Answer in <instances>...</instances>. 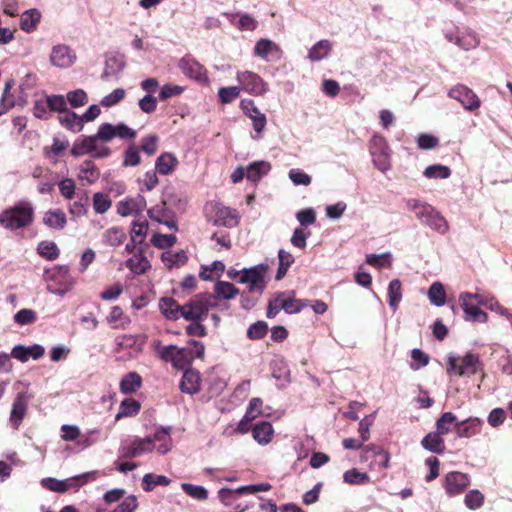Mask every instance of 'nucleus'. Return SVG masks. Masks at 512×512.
Instances as JSON below:
<instances>
[{
    "mask_svg": "<svg viewBox=\"0 0 512 512\" xmlns=\"http://www.w3.org/2000/svg\"><path fill=\"white\" fill-rule=\"evenodd\" d=\"M405 206L408 211L415 214L421 224L441 235L448 232L449 225L445 217L431 204L417 198H409L405 200Z\"/></svg>",
    "mask_w": 512,
    "mask_h": 512,
    "instance_id": "f257e3e1",
    "label": "nucleus"
},
{
    "mask_svg": "<svg viewBox=\"0 0 512 512\" xmlns=\"http://www.w3.org/2000/svg\"><path fill=\"white\" fill-rule=\"evenodd\" d=\"M34 213L35 208L29 200H20L0 213V224L11 231L25 228L32 224Z\"/></svg>",
    "mask_w": 512,
    "mask_h": 512,
    "instance_id": "f03ea898",
    "label": "nucleus"
},
{
    "mask_svg": "<svg viewBox=\"0 0 512 512\" xmlns=\"http://www.w3.org/2000/svg\"><path fill=\"white\" fill-rule=\"evenodd\" d=\"M205 347L197 340H191L189 346L179 348L176 345H168L162 352V360L169 362L173 367L182 369L188 366L195 358L204 355Z\"/></svg>",
    "mask_w": 512,
    "mask_h": 512,
    "instance_id": "7ed1b4c3",
    "label": "nucleus"
},
{
    "mask_svg": "<svg viewBox=\"0 0 512 512\" xmlns=\"http://www.w3.org/2000/svg\"><path fill=\"white\" fill-rule=\"evenodd\" d=\"M43 278L47 284V291L61 297L75 285V279L71 276L67 265H57L51 269H46Z\"/></svg>",
    "mask_w": 512,
    "mask_h": 512,
    "instance_id": "20e7f679",
    "label": "nucleus"
},
{
    "mask_svg": "<svg viewBox=\"0 0 512 512\" xmlns=\"http://www.w3.org/2000/svg\"><path fill=\"white\" fill-rule=\"evenodd\" d=\"M215 297L210 293H199L183 305L182 318L190 322H202L210 309L216 308Z\"/></svg>",
    "mask_w": 512,
    "mask_h": 512,
    "instance_id": "39448f33",
    "label": "nucleus"
},
{
    "mask_svg": "<svg viewBox=\"0 0 512 512\" xmlns=\"http://www.w3.org/2000/svg\"><path fill=\"white\" fill-rule=\"evenodd\" d=\"M368 149L376 169L382 173H386L391 169L392 151L385 137L374 134L369 142Z\"/></svg>",
    "mask_w": 512,
    "mask_h": 512,
    "instance_id": "423d86ee",
    "label": "nucleus"
},
{
    "mask_svg": "<svg viewBox=\"0 0 512 512\" xmlns=\"http://www.w3.org/2000/svg\"><path fill=\"white\" fill-rule=\"evenodd\" d=\"M447 362V372L457 376H471L482 370L480 358L474 353H466L462 357L451 354L448 356Z\"/></svg>",
    "mask_w": 512,
    "mask_h": 512,
    "instance_id": "0eeeda50",
    "label": "nucleus"
},
{
    "mask_svg": "<svg viewBox=\"0 0 512 512\" xmlns=\"http://www.w3.org/2000/svg\"><path fill=\"white\" fill-rule=\"evenodd\" d=\"M207 218L215 226L234 228L239 224L240 216L235 209L212 202L205 207Z\"/></svg>",
    "mask_w": 512,
    "mask_h": 512,
    "instance_id": "6e6552de",
    "label": "nucleus"
},
{
    "mask_svg": "<svg viewBox=\"0 0 512 512\" xmlns=\"http://www.w3.org/2000/svg\"><path fill=\"white\" fill-rule=\"evenodd\" d=\"M444 36L450 43L457 45L464 51L475 49L480 40L476 32L469 28L452 27L444 30Z\"/></svg>",
    "mask_w": 512,
    "mask_h": 512,
    "instance_id": "1a4fd4ad",
    "label": "nucleus"
},
{
    "mask_svg": "<svg viewBox=\"0 0 512 512\" xmlns=\"http://www.w3.org/2000/svg\"><path fill=\"white\" fill-rule=\"evenodd\" d=\"M268 266L266 264H258L250 268H243L242 277L239 283L247 284L251 293L262 294L266 287V274Z\"/></svg>",
    "mask_w": 512,
    "mask_h": 512,
    "instance_id": "9d476101",
    "label": "nucleus"
},
{
    "mask_svg": "<svg viewBox=\"0 0 512 512\" xmlns=\"http://www.w3.org/2000/svg\"><path fill=\"white\" fill-rule=\"evenodd\" d=\"M236 80L240 84L241 90L254 96H262L269 89L268 83L259 74L250 70L238 71Z\"/></svg>",
    "mask_w": 512,
    "mask_h": 512,
    "instance_id": "9b49d317",
    "label": "nucleus"
},
{
    "mask_svg": "<svg viewBox=\"0 0 512 512\" xmlns=\"http://www.w3.org/2000/svg\"><path fill=\"white\" fill-rule=\"evenodd\" d=\"M146 337L139 334H124L115 339V351L117 353L125 352L123 360L135 358L143 349Z\"/></svg>",
    "mask_w": 512,
    "mask_h": 512,
    "instance_id": "f8f14e48",
    "label": "nucleus"
},
{
    "mask_svg": "<svg viewBox=\"0 0 512 512\" xmlns=\"http://www.w3.org/2000/svg\"><path fill=\"white\" fill-rule=\"evenodd\" d=\"M153 446H151L150 439L147 437H133L123 440L119 447L120 458H137L144 454L151 453Z\"/></svg>",
    "mask_w": 512,
    "mask_h": 512,
    "instance_id": "ddd939ff",
    "label": "nucleus"
},
{
    "mask_svg": "<svg viewBox=\"0 0 512 512\" xmlns=\"http://www.w3.org/2000/svg\"><path fill=\"white\" fill-rule=\"evenodd\" d=\"M469 485L470 477L463 472L451 471L443 478V487L449 497L463 493Z\"/></svg>",
    "mask_w": 512,
    "mask_h": 512,
    "instance_id": "4468645a",
    "label": "nucleus"
},
{
    "mask_svg": "<svg viewBox=\"0 0 512 512\" xmlns=\"http://www.w3.org/2000/svg\"><path fill=\"white\" fill-rule=\"evenodd\" d=\"M448 96L458 101L468 111L477 110L481 105L479 97L470 88L462 84L451 88Z\"/></svg>",
    "mask_w": 512,
    "mask_h": 512,
    "instance_id": "2eb2a0df",
    "label": "nucleus"
},
{
    "mask_svg": "<svg viewBox=\"0 0 512 512\" xmlns=\"http://www.w3.org/2000/svg\"><path fill=\"white\" fill-rule=\"evenodd\" d=\"M77 60L75 51L66 44L54 45L50 53V63L52 66L67 69Z\"/></svg>",
    "mask_w": 512,
    "mask_h": 512,
    "instance_id": "dca6fc26",
    "label": "nucleus"
},
{
    "mask_svg": "<svg viewBox=\"0 0 512 512\" xmlns=\"http://www.w3.org/2000/svg\"><path fill=\"white\" fill-rule=\"evenodd\" d=\"M98 136L102 137V142H109L115 137L133 139L136 136V131L124 123L117 125L102 123L98 128Z\"/></svg>",
    "mask_w": 512,
    "mask_h": 512,
    "instance_id": "f3484780",
    "label": "nucleus"
},
{
    "mask_svg": "<svg viewBox=\"0 0 512 512\" xmlns=\"http://www.w3.org/2000/svg\"><path fill=\"white\" fill-rule=\"evenodd\" d=\"M179 68L181 72L186 76L193 80H196L201 83L208 82L207 71L202 64H200L196 59L187 55L183 57L179 61Z\"/></svg>",
    "mask_w": 512,
    "mask_h": 512,
    "instance_id": "a211bd4d",
    "label": "nucleus"
},
{
    "mask_svg": "<svg viewBox=\"0 0 512 512\" xmlns=\"http://www.w3.org/2000/svg\"><path fill=\"white\" fill-rule=\"evenodd\" d=\"M31 398L32 395H30L27 391L19 392L16 395L10 412V422L15 429L20 426L23 418L25 417L28 403Z\"/></svg>",
    "mask_w": 512,
    "mask_h": 512,
    "instance_id": "6ab92c4d",
    "label": "nucleus"
},
{
    "mask_svg": "<svg viewBox=\"0 0 512 512\" xmlns=\"http://www.w3.org/2000/svg\"><path fill=\"white\" fill-rule=\"evenodd\" d=\"M147 213L152 221L163 224L171 230H178L175 215L167 208L165 203L153 206L147 211Z\"/></svg>",
    "mask_w": 512,
    "mask_h": 512,
    "instance_id": "aec40b11",
    "label": "nucleus"
},
{
    "mask_svg": "<svg viewBox=\"0 0 512 512\" xmlns=\"http://www.w3.org/2000/svg\"><path fill=\"white\" fill-rule=\"evenodd\" d=\"M459 302L464 312L463 318L465 321L480 323L487 322L488 315L478 307L479 305L477 303L471 299L465 298L462 292L459 294Z\"/></svg>",
    "mask_w": 512,
    "mask_h": 512,
    "instance_id": "412c9836",
    "label": "nucleus"
},
{
    "mask_svg": "<svg viewBox=\"0 0 512 512\" xmlns=\"http://www.w3.org/2000/svg\"><path fill=\"white\" fill-rule=\"evenodd\" d=\"M254 55L268 62L278 61L282 56L280 47L269 39H261L256 42Z\"/></svg>",
    "mask_w": 512,
    "mask_h": 512,
    "instance_id": "4be33fe9",
    "label": "nucleus"
},
{
    "mask_svg": "<svg viewBox=\"0 0 512 512\" xmlns=\"http://www.w3.org/2000/svg\"><path fill=\"white\" fill-rule=\"evenodd\" d=\"M147 202L144 196L138 194L135 197L125 198L118 202L117 213L122 217L141 213L145 210Z\"/></svg>",
    "mask_w": 512,
    "mask_h": 512,
    "instance_id": "5701e85b",
    "label": "nucleus"
},
{
    "mask_svg": "<svg viewBox=\"0 0 512 512\" xmlns=\"http://www.w3.org/2000/svg\"><path fill=\"white\" fill-rule=\"evenodd\" d=\"M281 310H284L287 314L299 313L303 308L308 306L307 300L295 298L294 292L285 291L275 294Z\"/></svg>",
    "mask_w": 512,
    "mask_h": 512,
    "instance_id": "b1692460",
    "label": "nucleus"
},
{
    "mask_svg": "<svg viewBox=\"0 0 512 512\" xmlns=\"http://www.w3.org/2000/svg\"><path fill=\"white\" fill-rule=\"evenodd\" d=\"M170 427H160L152 435L147 436L150 439L153 450L156 449L160 454H166L172 449V438Z\"/></svg>",
    "mask_w": 512,
    "mask_h": 512,
    "instance_id": "393cba45",
    "label": "nucleus"
},
{
    "mask_svg": "<svg viewBox=\"0 0 512 512\" xmlns=\"http://www.w3.org/2000/svg\"><path fill=\"white\" fill-rule=\"evenodd\" d=\"M484 421L478 417H469L456 423L455 433L459 438H472L481 433Z\"/></svg>",
    "mask_w": 512,
    "mask_h": 512,
    "instance_id": "a878e982",
    "label": "nucleus"
},
{
    "mask_svg": "<svg viewBox=\"0 0 512 512\" xmlns=\"http://www.w3.org/2000/svg\"><path fill=\"white\" fill-rule=\"evenodd\" d=\"M263 401L260 398H252L248 404L245 415L239 422L237 431L240 433H246L248 431L247 424L259 416L264 415Z\"/></svg>",
    "mask_w": 512,
    "mask_h": 512,
    "instance_id": "bb28decb",
    "label": "nucleus"
},
{
    "mask_svg": "<svg viewBox=\"0 0 512 512\" xmlns=\"http://www.w3.org/2000/svg\"><path fill=\"white\" fill-rule=\"evenodd\" d=\"M45 353L42 345L34 344L28 347L22 345L15 346L11 351V356L21 362H27L29 358L40 359Z\"/></svg>",
    "mask_w": 512,
    "mask_h": 512,
    "instance_id": "cd10ccee",
    "label": "nucleus"
},
{
    "mask_svg": "<svg viewBox=\"0 0 512 512\" xmlns=\"http://www.w3.org/2000/svg\"><path fill=\"white\" fill-rule=\"evenodd\" d=\"M200 384V373L194 369H187L183 373L179 387L183 393L192 395L199 392Z\"/></svg>",
    "mask_w": 512,
    "mask_h": 512,
    "instance_id": "c85d7f7f",
    "label": "nucleus"
},
{
    "mask_svg": "<svg viewBox=\"0 0 512 512\" xmlns=\"http://www.w3.org/2000/svg\"><path fill=\"white\" fill-rule=\"evenodd\" d=\"M159 309L164 317L168 320L176 321L182 318L183 305L171 297L161 298L159 301Z\"/></svg>",
    "mask_w": 512,
    "mask_h": 512,
    "instance_id": "c756f323",
    "label": "nucleus"
},
{
    "mask_svg": "<svg viewBox=\"0 0 512 512\" xmlns=\"http://www.w3.org/2000/svg\"><path fill=\"white\" fill-rule=\"evenodd\" d=\"M178 165L177 157L170 152L162 153L155 161V170L161 175H170Z\"/></svg>",
    "mask_w": 512,
    "mask_h": 512,
    "instance_id": "7c9ffc66",
    "label": "nucleus"
},
{
    "mask_svg": "<svg viewBox=\"0 0 512 512\" xmlns=\"http://www.w3.org/2000/svg\"><path fill=\"white\" fill-rule=\"evenodd\" d=\"M333 48V44L328 39H321L316 42L308 51L307 58L312 62H318L327 58Z\"/></svg>",
    "mask_w": 512,
    "mask_h": 512,
    "instance_id": "2f4dec72",
    "label": "nucleus"
},
{
    "mask_svg": "<svg viewBox=\"0 0 512 512\" xmlns=\"http://www.w3.org/2000/svg\"><path fill=\"white\" fill-rule=\"evenodd\" d=\"M58 121L64 128L73 133L82 131L84 127L83 118L70 110H67L62 115H59Z\"/></svg>",
    "mask_w": 512,
    "mask_h": 512,
    "instance_id": "473e14b6",
    "label": "nucleus"
},
{
    "mask_svg": "<svg viewBox=\"0 0 512 512\" xmlns=\"http://www.w3.org/2000/svg\"><path fill=\"white\" fill-rule=\"evenodd\" d=\"M126 232L122 227L113 226L102 234V243L106 246L117 247L125 242Z\"/></svg>",
    "mask_w": 512,
    "mask_h": 512,
    "instance_id": "72a5a7b5",
    "label": "nucleus"
},
{
    "mask_svg": "<svg viewBox=\"0 0 512 512\" xmlns=\"http://www.w3.org/2000/svg\"><path fill=\"white\" fill-rule=\"evenodd\" d=\"M100 177V171L91 160L84 161L79 167L78 179L84 184L91 185Z\"/></svg>",
    "mask_w": 512,
    "mask_h": 512,
    "instance_id": "f704fd0d",
    "label": "nucleus"
},
{
    "mask_svg": "<svg viewBox=\"0 0 512 512\" xmlns=\"http://www.w3.org/2000/svg\"><path fill=\"white\" fill-rule=\"evenodd\" d=\"M43 223L51 229L61 230L66 226L67 218L62 210L51 209L45 212Z\"/></svg>",
    "mask_w": 512,
    "mask_h": 512,
    "instance_id": "c9c22d12",
    "label": "nucleus"
},
{
    "mask_svg": "<svg viewBox=\"0 0 512 512\" xmlns=\"http://www.w3.org/2000/svg\"><path fill=\"white\" fill-rule=\"evenodd\" d=\"M442 436L443 435L436 431L430 432L422 439L421 445L427 451L442 454L445 450V443Z\"/></svg>",
    "mask_w": 512,
    "mask_h": 512,
    "instance_id": "e433bc0d",
    "label": "nucleus"
},
{
    "mask_svg": "<svg viewBox=\"0 0 512 512\" xmlns=\"http://www.w3.org/2000/svg\"><path fill=\"white\" fill-rule=\"evenodd\" d=\"M142 386V377L137 372H129L123 376L119 388L123 394H132Z\"/></svg>",
    "mask_w": 512,
    "mask_h": 512,
    "instance_id": "4c0bfd02",
    "label": "nucleus"
},
{
    "mask_svg": "<svg viewBox=\"0 0 512 512\" xmlns=\"http://www.w3.org/2000/svg\"><path fill=\"white\" fill-rule=\"evenodd\" d=\"M274 434V429L271 423L262 421L254 426L252 435L256 442L260 445H266L271 442Z\"/></svg>",
    "mask_w": 512,
    "mask_h": 512,
    "instance_id": "58836bf2",
    "label": "nucleus"
},
{
    "mask_svg": "<svg viewBox=\"0 0 512 512\" xmlns=\"http://www.w3.org/2000/svg\"><path fill=\"white\" fill-rule=\"evenodd\" d=\"M126 267L134 274H144L151 268L150 262L142 252L135 253L126 260Z\"/></svg>",
    "mask_w": 512,
    "mask_h": 512,
    "instance_id": "ea45409f",
    "label": "nucleus"
},
{
    "mask_svg": "<svg viewBox=\"0 0 512 512\" xmlns=\"http://www.w3.org/2000/svg\"><path fill=\"white\" fill-rule=\"evenodd\" d=\"M239 294L238 288H236L232 283L227 281H218L214 285V294L215 301L218 299L231 300L234 299Z\"/></svg>",
    "mask_w": 512,
    "mask_h": 512,
    "instance_id": "a19ab883",
    "label": "nucleus"
},
{
    "mask_svg": "<svg viewBox=\"0 0 512 512\" xmlns=\"http://www.w3.org/2000/svg\"><path fill=\"white\" fill-rule=\"evenodd\" d=\"M41 19V13L37 9H28L21 14L20 27L27 33L33 32Z\"/></svg>",
    "mask_w": 512,
    "mask_h": 512,
    "instance_id": "79ce46f5",
    "label": "nucleus"
},
{
    "mask_svg": "<svg viewBox=\"0 0 512 512\" xmlns=\"http://www.w3.org/2000/svg\"><path fill=\"white\" fill-rule=\"evenodd\" d=\"M271 169L267 161H255L246 168V178L252 182L259 181Z\"/></svg>",
    "mask_w": 512,
    "mask_h": 512,
    "instance_id": "37998d69",
    "label": "nucleus"
},
{
    "mask_svg": "<svg viewBox=\"0 0 512 512\" xmlns=\"http://www.w3.org/2000/svg\"><path fill=\"white\" fill-rule=\"evenodd\" d=\"M402 284L399 279H393L388 285V304L393 312H396L399 308V304L402 300Z\"/></svg>",
    "mask_w": 512,
    "mask_h": 512,
    "instance_id": "c03bdc74",
    "label": "nucleus"
},
{
    "mask_svg": "<svg viewBox=\"0 0 512 512\" xmlns=\"http://www.w3.org/2000/svg\"><path fill=\"white\" fill-rule=\"evenodd\" d=\"M107 322L114 329H125L131 322L129 316H127L121 307L113 306L109 315L107 316Z\"/></svg>",
    "mask_w": 512,
    "mask_h": 512,
    "instance_id": "a18cd8bd",
    "label": "nucleus"
},
{
    "mask_svg": "<svg viewBox=\"0 0 512 512\" xmlns=\"http://www.w3.org/2000/svg\"><path fill=\"white\" fill-rule=\"evenodd\" d=\"M140 403L133 398H125L119 405L115 420L136 416L140 411Z\"/></svg>",
    "mask_w": 512,
    "mask_h": 512,
    "instance_id": "49530a36",
    "label": "nucleus"
},
{
    "mask_svg": "<svg viewBox=\"0 0 512 512\" xmlns=\"http://www.w3.org/2000/svg\"><path fill=\"white\" fill-rule=\"evenodd\" d=\"M161 259L165 266L169 269L179 268L185 265L188 257L185 251L180 250L177 252L167 251L162 253Z\"/></svg>",
    "mask_w": 512,
    "mask_h": 512,
    "instance_id": "de8ad7c7",
    "label": "nucleus"
},
{
    "mask_svg": "<svg viewBox=\"0 0 512 512\" xmlns=\"http://www.w3.org/2000/svg\"><path fill=\"white\" fill-rule=\"evenodd\" d=\"M125 62L123 56L121 55H112L106 59L105 69L103 72V77H112L117 76L124 69Z\"/></svg>",
    "mask_w": 512,
    "mask_h": 512,
    "instance_id": "09e8293b",
    "label": "nucleus"
},
{
    "mask_svg": "<svg viewBox=\"0 0 512 512\" xmlns=\"http://www.w3.org/2000/svg\"><path fill=\"white\" fill-rule=\"evenodd\" d=\"M456 423H458L457 417L452 412H445L436 421V432L446 435L452 427L456 429Z\"/></svg>",
    "mask_w": 512,
    "mask_h": 512,
    "instance_id": "8fccbe9b",
    "label": "nucleus"
},
{
    "mask_svg": "<svg viewBox=\"0 0 512 512\" xmlns=\"http://www.w3.org/2000/svg\"><path fill=\"white\" fill-rule=\"evenodd\" d=\"M428 298L433 305L443 306L446 303V292L443 284L440 282L432 283L428 290Z\"/></svg>",
    "mask_w": 512,
    "mask_h": 512,
    "instance_id": "3c124183",
    "label": "nucleus"
},
{
    "mask_svg": "<svg viewBox=\"0 0 512 512\" xmlns=\"http://www.w3.org/2000/svg\"><path fill=\"white\" fill-rule=\"evenodd\" d=\"M38 254L46 260L52 261L58 258L60 250L53 241H41L37 246Z\"/></svg>",
    "mask_w": 512,
    "mask_h": 512,
    "instance_id": "603ef678",
    "label": "nucleus"
},
{
    "mask_svg": "<svg viewBox=\"0 0 512 512\" xmlns=\"http://www.w3.org/2000/svg\"><path fill=\"white\" fill-rule=\"evenodd\" d=\"M89 198L86 192L77 195V199L68 205V211L76 217L84 216L87 213Z\"/></svg>",
    "mask_w": 512,
    "mask_h": 512,
    "instance_id": "864d4df0",
    "label": "nucleus"
},
{
    "mask_svg": "<svg viewBox=\"0 0 512 512\" xmlns=\"http://www.w3.org/2000/svg\"><path fill=\"white\" fill-rule=\"evenodd\" d=\"M49 103L45 93L37 94V98L33 104V115L39 119H47L49 117Z\"/></svg>",
    "mask_w": 512,
    "mask_h": 512,
    "instance_id": "5fc2aeb1",
    "label": "nucleus"
},
{
    "mask_svg": "<svg viewBox=\"0 0 512 512\" xmlns=\"http://www.w3.org/2000/svg\"><path fill=\"white\" fill-rule=\"evenodd\" d=\"M170 483L171 480L168 477L152 473L145 474L142 479L143 489L146 492L152 491L157 485L168 486Z\"/></svg>",
    "mask_w": 512,
    "mask_h": 512,
    "instance_id": "6e6d98bb",
    "label": "nucleus"
},
{
    "mask_svg": "<svg viewBox=\"0 0 512 512\" xmlns=\"http://www.w3.org/2000/svg\"><path fill=\"white\" fill-rule=\"evenodd\" d=\"M100 141H102V137L98 136V132L92 135L89 155L93 158H107L111 154V149Z\"/></svg>",
    "mask_w": 512,
    "mask_h": 512,
    "instance_id": "4d7b16f0",
    "label": "nucleus"
},
{
    "mask_svg": "<svg viewBox=\"0 0 512 512\" xmlns=\"http://www.w3.org/2000/svg\"><path fill=\"white\" fill-rule=\"evenodd\" d=\"M423 175L429 179H447L451 175V169L442 164H433L426 167Z\"/></svg>",
    "mask_w": 512,
    "mask_h": 512,
    "instance_id": "13d9d810",
    "label": "nucleus"
},
{
    "mask_svg": "<svg viewBox=\"0 0 512 512\" xmlns=\"http://www.w3.org/2000/svg\"><path fill=\"white\" fill-rule=\"evenodd\" d=\"M92 143V136H81L75 140L71 148V154L74 157L89 155Z\"/></svg>",
    "mask_w": 512,
    "mask_h": 512,
    "instance_id": "bf43d9fd",
    "label": "nucleus"
},
{
    "mask_svg": "<svg viewBox=\"0 0 512 512\" xmlns=\"http://www.w3.org/2000/svg\"><path fill=\"white\" fill-rule=\"evenodd\" d=\"M93 209L97 214L106 213L112 206V200L109 195L103 192H97L93 195Z\"/></svg>",
    "mask_w": 512,
    "mask_h": 512,
    "instance_id": "052dcab7",
    "label": "nucleus"
},
{
    "mask_svg": "<svg viewBox=\"0 0 512 512\" xmlns=\"http://www.w3.org/2000/svg\"><path fill=\"white\" fill-rule=\"evenodd\" d=\"M73 481V479L58 480L56 478L47 477L41 480V485L47 490L63 493L68 490V483Z\"/></svg>",
    "mask_w": 512,
    "mask_h": 512,
    "instance_id": "680f3d73",
    "label": "nucleus"
},
{
    "mask_svg": "<svg viewBox=\"0 0 512 512\" xmlns=\"http://www.w3.org/2000/svg\"><path fill=\"white\" fill-rule=\"evenodd\" d=\"M148 222L146 220H135L132 222L130 238L138 243H143L148 232Z\"/></svg>",
    "mask_w": 512,
    "mask_h": 512,
    "instance_id": "e2e57ef3",
    "label": "nucleus"
},
{
    "mask_svg": "<svg viewBox=\"0 0 512 512\" xmlns=\"http://www.w3.org/2000/svg\"><path fill=\"white\" fill-rule=\"evenodd\" d=\"M484 495L477 489L470 490L464 498L465 506L470 510H477L484 504Z\"/></svg>",
    "mask_w": 512,
    "mask_h": 512,
    "instance_id": "0e129e2a",
    "label": "nucleus"
},
{
    "mask_svg": "<svg viewBox=\"0 0 512 512\" xmlns=\"http://www.w3.org/2000/svg\"><path fill=\"white\" fill-rule=\"evenodd\" d=\"M240 92V86L221 87L218 90L219 101L222 104H229L239 97Z\"/></svg>",
    "mask_w": 512,
    "mask_h": 512,
    "instance_id": "69168bd1",
    "label": "nucleus"
},
{
    "mask_svg": "<svg viewBox=\"0 0 512 512\" xmlns=\"http://www.w3.org/2000/svg\"><path fill=\"white\" fill-rule=\"evenodd\" d=\"M157 171H147L141 179H139V189L141 192L153 190L159 183Z\"/></svg>",
    "mask_w": 512,
    "mask_h": 512,
    "instance_id": "338daca9",
    "label": "nucleus"
},
{
    "mask_svg": "<svg viewBox=\"0 0 512 512\" xmlns=\"http://www.w3.org/2000/svg\"><path fill=\"white\" fill-rule=\"evenodd\" d=\"M66 101L73 108L82 107L88 102V95L83 89H76L67 93Z\"/></svg>",
    "mask_w": 512,
    "mask_h": 512,
    "instance_id": "774afa93",
    "label": "nucleus"
}]
</instances>
